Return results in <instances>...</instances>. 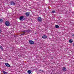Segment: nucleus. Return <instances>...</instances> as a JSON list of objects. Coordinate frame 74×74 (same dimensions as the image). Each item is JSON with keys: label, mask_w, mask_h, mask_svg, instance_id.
Masks as SVG:
<instances>
[{"label": "nucleus", "mask_w": 74, "mask_h": 74, "mask_svg": "<svg viewBox=\"0 0 74 74\" xmlns=\"http://www.w3.org/2000/svg\"><path fill=\"white\" fill-rule=\"evenodd\" d=\"M3 74H7V72L4 71H3Z\"/></svg>", "instance_id": "nucleus-16"}, {"label": "nucleus", "mask_w": 74, "mask_h": 74, "mask_svg": "<svg viewBox=\"0 0 74 74\" xmlns=\"http://www.w3.org/2000/svg\"><path fill=\"white\" fill-rule=\"evenodd\" d=\"M35 34H37V33H35Z\"/></svg>", "instance_id": "nucleus-21"}, {"label": "nucleus", "mask_w": 74, "mask_h": 74, "mask_svg": "<svg viewBox=\"0 0 74 74\" xmlns=\"http://www.w3.org/2000/svg\"><path fill=\"white\" fill-rule=\"evenodd\" d=\"M62 70L64 71H66V68H65V67H63V68Z\"/></svg>", "instance_id": "nucleus-11"}, {"label": "nucleus", "mask_w": 74, "mask_h": 74, "mask_svg": "<svg viewBox=\"0 0 74 74\" xmlns=\"http://www.w3.org/2000/svg\"><path fill=\"white\" fill-rule=\"evenodd\" d=\"M10 4L12 5H15V3L13 1L11 2Z\"/></svg>", "instance_id": "nucleus-7"}, {"label": "nucleus", "mask_w": 74, "mask_h": 74, "mask_svg": "<svg viewBox=\"0 0 74 74\" xmlns=\"http://www.w3.org/2000/svg\"><path fill=\"white\" fill-rule=\"evenodd\" d=\"M56 12L54 10V11H53L51 12V13H53V14L54 13H55Z\"/></svg>", "instance_id": "nucleus-17"}, {"label": "nucleus", "mask_w": 74, "mask_h": 74, "mask_svg": "<svg viewBox=\"0 0 74 74\" xmlns=\"http://www.w3.org/2000/svg\"><path fill=\"white\" fill-rule=\"evenodd\" d=\"M25 15H26V16H29V15H30L29 12H27L25 13Z\"/></svg>", "instance_id": "nucleus-6"}, {"label": "nucleus", "mask_w": 74, "mask_h": 74, "mask_svg": "<svg viewBox=\"0 0 74 74\" xmlns=\"http://www.w3.org/2000/svg\"><path fill=\"white\" fill-rule=\"evenodd\" d=\"M5 65L7 67H10V65L8 63H5Z\"/></svg>", "instance_id": "nucleus-8"}, {"label": "nucleus", "mask_w": 74, "mask_h": 74, "mask_svg": "<svg viewBox=\"0 0 74 74\" xmlns=\"http://www.w3.org/2000/svg\"><path fill=\"white\" fill-rule=\"evenodd\" d=\"M72 36H73V37H74V34H73L72 35Z\"/></svg>", "instance_id": "nucleus-20"}, {"label": "nucleus", "mask_w": 74, "mask_h": 74, "mask_svg": "<svg viewBox=\"0 0 74 74\" xmlns=\"http://www.w3.org/2000/svg\"><path fill=\"white\" fill-rule=\"evenodd\" d=\"M55 27L56 28H59V26L58 25H56Z\"/></svg>", "instance_id": "nucleus-13"}, {"label": "nucleus", "mask_w": 74, "mask_h": 74, "mask_svg": "<svg viewBox=\"0 0 74 74\" xmlns=\"http://www.w3.org/2000/svg\"><path fill=\"white\" fill-rule=\"evenodd\" d=\"M27 73L28 74H31L32 71H31L29 70L28 71Z\"/></svg>", "instance_id": "nucleus-12"}, {"label": "nucleus", "mask_w": 74, "mask_h": 74, "mask_svg": "<svg viewBox=\"0 0 74 74\" xmlns=\"http://www.w3.org/2000/svg\"><path fill=\"white\" fill-rule=\"evenodd\" d=\"M39 71H42V72H43V70L41 69H40Z\"/></svg>", "instance_id": "nucleus-18"}, {"label": "nucleus", "mask_w": 74, "mask_h": 74, "mask_svg": "<svg viewBox=\"0 0 74 74\" xmlns=\"http://www.w3.org/2000/svg\"><path fill=\"white\" fill-rule=\"evenodd\" d=\"M23 20H24V19H23Z\"/></svg>", "instance_id": "nucleus-22"}, {"label": "nucleus", "mask_w": 74, "mask_h": 74, "mask_svg": "<svg viewBox=\"0 0 74 74\" xmlns=\"http://www.w3.org/2000/svg\"><path fill=\"white\" fill-rule=\"evenodd\" d=\"M23 19H25V18H24V16H22L20 17L19 20L20 21H23Z\"/></svg>", "instance_id": "nucleus-4"}, {"label": "nucleus", "mask_w": 74, "mask_h": 74, "mask_svg": "<svg viewBox=\"0 0 74 74\" xmlns=\"http://www.w3.org/2000/svg\"><path fill=\"white\" fill-rule=\"evenodd\" d=\"M38 20L39 22H41L42 21V18H41V17H39L38 18Z\"/></svg>", "instance_id": "nucleus-5"}, {"label": "nucleus", "mask_w": 74, "mask_h": 74, "mask_svg": "<svg viewBox=\"0 0 74 74\" xmlns=\"http://www.w3.org/2000/svg\"><path fill=\"white\" fill-rule=\"evenodd\" d=\"M10 22L8 21H7L5 22V25L7 26H10Z\"/></svg>", "instance_id": "nucleus-1"}, {"label": "nucleus", "mask_w": 74, "mask_h": 74, "mask_svg": "<svg viewBox=\"0 0 74 74\" xmlns=\"http://www.w3.org/2000/svg\"><path fill=\"white\" fill-rule=\"evenodd\" d=\"M29 42L30 44H31V45H33V44H34V41L32 40H30L29 41Z\"/></svg>", "instance_id": "nucleus-2"}, {"label": "nucleus", "mask_w": 74, "mask_h": 74, "mask_svg": "<svg viewBox=\"0 0 74 74\" xmlns=\"http://www.w3.org/2000/svg\"><path fill=\"white\" fill-rule=\"evenodd\" d=\"M73 42V40L72 39H71L69 41V42H70V43H72Z\"/></svg>", "instance_id": "nucleus-10"}, {"label": "nucleus", "mask_w": 74, "mask_h": 74, "mask_svg": "<svg viewBox=\"0 0 74 74\" xmlns=\"http://www.w3.org/2000/svg\"><path fill=\"white\" fill-rule=\"evenodd\" d=\"M42 38L44 39L47 38V36L46 35H44L42 36Z\"/></svg>", "instance_id": "nucleus-9"}, {"label": "nucleus", "mask_w": 74, "mask_h": 74, "mask_svg": "<svg viewBox=\"0 0 74 74\" xmlns=\"http://www.w3.org/2000/svg\"><path fill=\"white\" fill-rule=\"evenodd\" d=\"M0 48L1 50H3V47L2 46H0Z\"/></svg>", "instance_id": "nucleus-15"}, {"label": "nucleus", "mask_w": 74, "mask_h": 74, "mask_svg": "<svg viewBox=\"0 0 74 74\" xmlns=\"http://www.w3.org/2000/svg\"><path fill=\"white\" fill-rule=\"evenodd\" d=\"M2 32V31L0 29V34Z\"/></svg>", "instance_id": "nucleus-19"}, {"label": "nucleus", "mask_w": 74, "mask_h": 74, "mask_svg": "<svg viewBox=\"0 0 74 74\" xmlns=\"http://www.w3.org/2000/svg\"><path fill=\"white\" fill-rule=\"evenodd\" d=\"M26 30H24L22 31L21 32L22 33L21 35V36H23L26 33Z\"/></svg>", "instance_id": "nucleus-3"}, {"label": "nucleus", "mask_w": 74, "mask_h": 74, "mask_svg": "<svg viewBox=\"0 0 74 74\" xmlns=\"http://www.w3.org/2000/svg\"><path fill=\"white\" fill-rule=\"evenodd\" d=\"M3 22V20L1 19H0V22L1 23H2Z\"/></svg>", "instance_id": "nucleus-14"}]
</instances>
